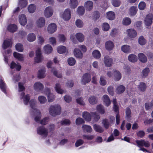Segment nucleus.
<instances>
[{"instance_id": "nucleus-5", "label": "nucleus", "mask_w": 153, "mask_h": 153, "mask_svg": "<svg viewBox=\"0 0 153 153\" xmlns=\"http://www.w3.org/2000/svg\"><path fill=\"white\" fill-rule=\"evenodd\" d=\"M53 13V9L51 6L47 7L44 11V14L45 17L47 18L51 16Z\"/></svg>"}, {"instance_id": "nucleus-41", "label": "nucleus", "mask_w": 153, "mask_h": 153, "mask_svg": "<svg viewBox=\"0 0 153 153\" xmlns=\"http://www.w3.org/2000/svg\"><path fill=\"white\" fill-rule=\"evenodd\" d=\"M128 59L130 62H136L137 60V56L134 54L129 55L128 56Z\"/></svg>"}, {"instance_id": "nucleus-56", "label": "nucleus", "mask_w": 153, "mask_h": 153, "mask_svg": "<svg viewBox=\"0 0 153 153\" xmlns=\"http://www.w3.org/2000/svg\"><path fill=\"white\" fill-rule=\"evenodd\" d=\"M36 9V7L34 4H30L28 7V10L30 13H33Z\"/></svg>"}, {"instance_id": "nucleus-32", "label": "nucleus", "mask_w": 153, "mask_h": 153, "mask_svg": "<svg viewBox=\"0 0 153 153\" xmlns=\"http://www.w3.org/2000/svg\"><path fill=\"white\" fill-rule=\"evenodd\" d=\"M0 88L3 92H4L6 94H7V92L6 90V86L3 80L2 79H0Z\"/></svg>"}, {"instance_id": "nucleus-33", "label": "nucleus", "mask_w": 153, "mask_h": 153, "mask_svg": "<svg viewBox=\"0 0 153 153\" xmlns=\"http://www.w3.org/2000/svg\"><path fill=\"white\" fill-rule=\"evenodd\" d=\"M122 51L126 53H129L130 52L131 49L130 46L128 45H124L121 47Z\"/></svg>"}, {"instance_id": "nucleus-14", "label": "nucleus", "mask_w": 153, "mask_h": 153, "mask_svg": "<svg viewBox=\"0 0 153 153\" xmlns=\"http://www.w3.org/2000/svg\"><path fill=\"white\" fill-rule=\"evenodd\" d=\"M33 87L34 89L36 91H40L43 90L44 86L42 83L38 82L35 83Z\"/></svg>"}, {"instance_id": "nucleus-38", "label": "nucleus", "mask_w": 153, "mask_h": 153, "mask_svg": "<svg viewBox=\"0 0 153 153\" xmlns=\"http://www.w3.org/2000/svg\"><path fill=\"white\" fill-rule=\"evenodd\" d=\"M13 56L16 59L20 61H22L23 60V56L21 54L14 52L13 53Z\"/></svg>"}, {"instance_id": "nucleus-35", "label": "nucleus", "mask_w": 153, "mask_h": 153, "mask_svg": "<svg viewBox=\"0 0 153 153\" xmlns=\"http://www.w3.org/2000/svg\"><path fill=\"white\" fill-rule=\"evenodd\" d=\"M107 18L111 20L114 19L115 18V15L114 13L112 11H109L107 13Z\"/></svg>"}, {"instance_id": "nucleus-42", "label": "nucleus", "mask_w": 153, "mask_h": 153, "mask_svg": "<svg viewBox=\"0 0 153 153\" xmlns=\"http://www.w3.org/2000/svg\"><path fill=\"white\" fill-rule=\"evenodd\" d=\"M78 4L77 0H70L69 5L71 8H74L77 6Z\"/></svg>"}, {"instance_id": "nucleus-64", "label": "nucleus", "mask_w": 153, "mask_h": 153, "mask_svg": "<svg viewBox=\"0 0 153 153\" xmlns=\"http://www.w3.org/2000/svg\"><path fill=\"white\" fill-rule=\"evenodd\" d=\"M38 100L40 103L42 104L45 103L47 101L46 97L42 96H40L38 97Z\"/></svg>"}, {"instance_id": "nucleus-50", "label": "nucleus", "mask_w": 153, "mask_h": 153, "mask_svg": "<svg viewBox=\"0 0 153 153\" xmlns=\"http://www.w3.org/2000/svg\"><path fill=\"white\" fill-rule=\"evenodd\" d=\"M150 71L149 69L148 68H146L142 71V76L143 78L146 77Z\"/></svg>"}, {"instance_id": "nucleus-3", "label": "nucleus", "mask_w": 153, "mask_h": 153, "mask_svg": "<svg viewBox=\"0 0 153 153\" xmlns=\"http://www.w3.org/2000/svg\"><path fill=\"white\" fill-rule=\"evenodd\" d=\"M61 107L58 104L51 105L49 109L50 114L54 117L60 114L61 113Z\"/></svg>"}, {"instance_id": "nucleus-4", "label": "nucleus", "mask_w": 153, "mask_h": 153, "mask_svg": "<svg viewBox=\"0 0 153 153\" xmlns=\"http://www.w3.org/2000/svg\"><path fill=\"white\" fill-rule=\"evenodd\" d=\"M37 134L44 137H46L48 133V129L43 126L39 127L37 129Z\"/></svg>"}, {"instance_id": "nucleus-54", "label": "nucleus", "mask_w": 153, "mask_h": 153, "mask_svg": "<svg viewBox=\"0 0 153 153\" xmlns=\"http://www.w3.org/2000/svg\"><path fill=\"white\" fill-rule=\"evenodd\" d=\"M91 114L94 117V121L95 122H97L100 119V116L96 112H91Z\"/></svg>"}, {"instance_id": "nucleus-59", "label": "nucleus", "mask_w": 153, "mask_h": 153, "mask_svg": "<svg viewBox=\"0 0 153 153\" xmlns=\"http://www.w3.org/2000/svg\"><path fill=\"white\" fill-rule=\"evenodd\" d=\"M146 6V3L144 1H141L139 4L138 8L140 10H143Z\"/></svg>"}, {"instance_id": "nucleus-27", "label": "nucleus", "mask_w": 153, "mask_h": 153, "mask_svg": "<svg viewBox=\"0 0 153 153\" xmlns=\"http://www.w3.org/2000/svg\"><path fill=\"white\" fill-rule=\"evenodd\" d=\"M17 26L14 24H11L9 25L7 29L8 30L12 33L15 32L17 30Z\"/></svg>"}, {"instance_id": "nucleus-10", "label": "nucleus", "mask_w": 153, "mask_h": 153, "mask_svg": "<svg viewBox=\"0 0 153 153\" xmlns=\"http://www.w3.org/2000/svg\"><path fill=\"white\" fill-rule=\"evenodd\" d=\"M137 146L139 147L144 146L146 147H148L150 146V143L148 141H145L144 140H136L135 141Z\"/></svg>"}, {"instance_id": "nucleus-16", "label": "nucleus", "mask_w": 153, "mask_h": 153, "mask_svg": "<svg viewBox=\"0 0 153 153\" xmlns=\"http://www.w3.org/2000/svg\"><path fill=\"white\" fill-rule=\"evenodd\" d=\"M45 20L43 17H40L36 22L37 26L39 27H42L45 25Z\"/></svg>"}, {"instance_id": "nucleus-63", "label": "nucleus", "mask_w": 153, "mask_h": 153, "mask_svg": "<svg viewBox=\"0 0 153 153\" xmlns=\"http://www.w3.org/2000/svg\"><path fill=\"white\" fill-rule=\"evenodd\" d=\"M76 25L79 28H81L83 26V22L81 20L78 19H77L75 22Z\"/></svg>"}, {"instance_id": "nucleus-15", "label": "nucleus", "mask_w": 153, "mask_h": 153, "mask_svg": "<svg viewBox=\"0 0 153 153\" xmlns=\"http://www.w3.org/2000/svg\"><path fill=\"white\" fill-rule=\"evenodd\" d=\"M46 94H47L48 101L49 102H53L55 96L53 94H51L50 92V89L49 88H46L45 89Z\"/></svg>"}, {"instance_id": "nucleus-6", "label": "nucleus", "mask_w": 153, "mask_h": 153, "mask_svg": "<svg viewBox=\"0 0 153 153\" xmlns=\"http://www.w3.org/2000/svg\"><path fill=\"white\" fill-rule=\"evenodd\" d=\"M153 20V15L151 14H149L146 15L144 20L145 25L148 26L152 25Z\"/></svg>"}, {"instance_id": "nucleus-55", "label": "nucleus", "mask_w": 153, "mask_h": 153, "mask_svg": "<svg viewBox=\"0 0 153 153\" xmlns=\"http://www.w3.org/2000/svg\"><path fill=\"white\" fill-rule=\"evenodd\" d=\"M68 62L70 65L73 66L75 64L76 61L74 58L73 57H71L68 59Z\"/></svg>"}, {"instance_id": "nucleus-53", "label": "nucleus", "mask_w": 153, "mask_h": 153, "mask_svg": "<svg viewBox=\"0 0 153 153\" xmlns=\"http://www.w3.org/2000/svg\"><path fill=\"white\" fill-rule=\"evenodd\" d=\"M15 48L17 51L22 52L23 50V45L20 43L17 44L15 46Z\"/></svg>"}, {"instance_id": "nucleus-30", "label": "nucleus", "mask_w": 153, "mask_h": 153, "mask_svg": "<svg viewBox=\"0 0 153 153\" xmlns=\"http://www.w3.org/2000/svg\"><path fill=\"white\" fill-rule=\"evenodd\" d=\"M103 101L105 104V105L107 106L111 104V101L108 96L106 95H105L103 96Z\"/></svg>"}, {"instance_id": "nucleus-48", "label": "nucleus", "mask_w": 153, "mask_h": 153, "mask_svg": "<svg viewBox=\"0 0 153 153\" xmlns=\"http://www.w3.org/2000/svg\"><path fill=\"white\" fill-rule=\"evenodd\" d=\"M27 4L26 0H20L18 3V5L21 8L25 7Z\"/></svg>"}, {"instance_id": "nucleus-1", "label": "nucleus", "mask_w": 153, "mask_h": 153, "mask_svg": "<svg viewBox=\"0 0 153 153\" xmlns=\"http://www.w3.org/2000/svg\"><path fill=\"white\" fill-rule=\"evenodd\" d=\"M30 106L31 108L30 113L32 115L35 116V121L38 123H40L43 125H45L49 121V118L45 117L40 120L41 115V112L36 107V101L34 100H31L30 101Z\"/></svg>"}, {"instance_id": "nucleus-25", "label": "nucleus", "mask_w": 153, "mask_h": 153, "mask_svg": "<svg viewBox=\"0 0 153 153\" xmlns=\"http://www.w3.org/2000/svg\"><path fill=\"white\" fill-rule=\"evenodd\" d=\"M45 68H43L41 69L39 71L38 73V77L39 78H42L45 76Z\"/></svg>"}, {"instance_id": "nucleus-58", "label": "nucleus", "mask_w": 153, "mask_h": 153, "mask_svg": "<svg viewBox=\"0 0 153 153\" xmlns=\"http://www.w3.org/2000/svg\"><path fill=\"white\" fill-rule=\"evenodd\" d=\"M111 2L113 5L116 7H119L121 4L120 0H112Z\"/></svg>"}, {"instance_id": "nucleus-7", "label": "nucleus", "mask_w": 153, "mask_h": 153, "mask_svg": "<svg viewBox=\"0 0 153 153\" xmlns=\"http://www.w3.org/2000/svg\"><path fill=\"white\" fill-rule=\"evenodd\" d=\"M43 59L40 49H38L36 51V56L34 59L35 61L37 63L40 62Z\"/></svg>"}, {"instance_id": "nucleus-26", "label": "nucleus", "mask_w": 153, "mask_h": 153, "mask_svg": "<svg viewBox=\"0 0 153 153\" xmlns=\"http://www.w3.org/2000/svg\"><path fill=\"white\" fill-rule=\"evenodd\" d=\"M82 117L87 121H90L91 119V115L88 112L85 111L83 113Z\"/></svg>"}, {"instance_id": "nucleus-40", "label": "nucleus", "mask_w": 153, "mask_h": 153, "mask_svg": "<svg viewBox=\"0 0 153 153\" xmlns=\"http://www.w3.org/2000/svg\"><path fill=\"white\" fill-rule=\"evenodd\" d=\"M44 49L45 53L47 54H49L51 53L53 50L52 47L49 45H45L44 47Z\"/></svg>"}, {"instance_id": "nucleus-34", "label": "nucleus", "mask_w": 153, "mask_h": 153, "mask_svg": "<svg viewBox=\"0 0 153 153\" xmlns=\"http://www.w3.org/2000/svg\"><path fill=\"white\" fill-rule=\"evenodd\" d=\"M76 36L77 40L79 42H82L84 39V36L81 33H76Z\"/></svg>"}, {"instance_id": "nucleus-62", "label": "nucleus", "mask_w": 153, "mask_h": 153, "mask_svg": "<svg viewBox=\"0 0 153 153\" xmlns=\"http://www.w3.org/2000/svg\"><path fill=\"white\" fill-rule=\"evenodd\" d=\"M100 85L104 86L106 84V81L105 79V77L103 76H101L100 79Z\"/></svg>"}, {"instance_id": "nucleus-43", "label": "nucleus", "mask_w": 153, "mask_h": 153, "mask_svg": "<svg viewBox=\"0 0 153 153\" xmlns=\"http://www.w3.org/2000/svg\"><path fill=\"white\" fill-rule=\"evenodd\" d=\"M57 52L58 53L62 54L65 53L66 50V48L63 46H59L57 48Z\"/></svg>"}, {"instance_id": "nucleus-8", "label": "nucleus", "mask_w": 153, "mask_h": 153, "mask_svg": "<svg viewBox=\"0 0 153 153\" xmlns=\"http://www.w3.org/2000/svg\"><path fill=\"white\" fill-rule=\"evenodd\" d=\"M104 62L105 65L108 67H110L113 64V60L108 56H105L104 58Z\"/></svg>"}, {"instance_id": "nucleus-17", "label": "nucleus", "mask_w": 153, "mask_h": 153, "mask_svg": "<svg viewBox=\"0 0 153 153\" xmlns=\"http://www.w3.org/2000/svg\"><path fill=\"white\" fill-rule=\"evenodd\" d=\"M12 46L11 41V39H7L4 40L2 45V48L4 50L8 47H11Z\"/></svg>"}, {"instance_id": "nucleus-28", "label": "nucleus", "mask_w": 153, "mask_h": 153, "mask_svg": "<svg viewBox=\"0 0 153 153\" xmlns=\"http://www.w3.org/2000/svg\"><path fill=\"white\" fill-rule=\"evenodd\" d=\"M36 38L35 34L32 33L29 34L27 36V39L29 42L34 41L36 40Z\"/></svg>"}, {"instance_id": "nucleus-9", "label": "nucleus", "mask_w": 153, "mask_h": 153, "mask_svg": "<svg viewBox=\"0 0 153 153\" xmlns=\"http://www.w3.org/2000/svg\"><path fill=\"white\" fill-rule=\"evenodd\" d=\"M57 29V27L56 24L54 23H52L48 25L47 30L49 33H53L56 31Z\"/></svg>"}, {"instance_id": "nucleus-29", "label": "nucleus", "mask_w": 153, "mask_h": 153, "mask_svg": "<svg viewBox=\"0 0 153 153\" xmlns=\"http://www.w3.org/2000/svg\"><path fill=\"white\" fill-rule=\"evenodd\" d=\"M10 68L11 69L16 68V70L19 71L20 70L21 67L19 64H17L15 62L12 61L10 65Z\"/></svg>"}, {"instance_id": "nucleus-24", "label": "nucleus", "mask_w": 153, "mask_h": 153, "mask_svg": "<svg viewBox=\"0 0 153 153\" xmlns=\"http://www.w3.org/2000/svg\"><path fill=\"white\" fill-rule=\"evenodd\" d=\"M93 128L94 130L97 132L101 133L103 132L104 129L102 127L100 126L94 124L93 126Z\"/></svg>"}, {"instance_id": "nucleus-21", "label": "nucleus", "mask_w": 153, "mask_h": 153, "mask_svg": "<svg viewBox=\"0 0 153 153\" xmlns=\"http://www.w3.org/2000/svg\"><path fill=\"white\" fill-rule=\"evenodd\" d=\"M114 46L113 43L111 41H108L106 42L105 47L106 49L108 51L112 50Z\"/></svg>"}, {"instance_id": "nucleus-57", "label": "nucleus", "mask_w": 153, "mask_h": 153, "mask_svg": "<svg viewBox=\"0 0 153 153\" xmlns=\"http://www.w3.org/2000/svg\"><path fill=\"white\" fill-rule=\"evenodd\" d=\"M51 71L53 73V75L59 78L62 77L61 74L60 73H58L55 68H52Z\"/></svg>"}, {"instance_id": "nucleus-39", "label": "nucleus", "mask_w": 153, "mask_h": 153, "mask_svg": "<svg viewBox=\"0 0 153 153\" xmlns=\"http://www.w3.org/2000/svg\"><path fill=\"white\" fill-rule=\"evenodd\" d=\"M125 89V87L123 85L118 86L116 88V92L118 94H120L123 93Z\"/></svg>"}, {"instance_id": "nucleus-23", "label": "nucleus", "mask_w": 153, "mask_h": 153, "mask_svg": "<svg viewBox=\"0 0 153 153\" xmlns=\"http://www.w3.org/2000/svg\"><path fill=\"white\" fill-rule=\"evenodd\" d=\"M93 6V2L90 1H88L85 3V7L86 10L90 11L91 10Z\"/></svg>"}, {"instance_id": "nucleus-37", "label": "nucleus", "mask_w": 153, "mask_h": 153, "mask_svg": "<svg viewBox=\"0 0 153 153\" xmlns=\"http://www.w3.org/2000/svg\"><path fill=\"white\" fill-rule=\"evenodd\" d=\"M55 89L56 92L58 93L62 94L64 93L65 91L61 88L60 85L58 83L56 84Z\"/></svg>"}, {"instance_id": "nucleus-61", "label": "nucleus", "mask_w": 153, "mask_h": 153, "mask_svg": "<svg viewBox=\"0 0 153 153\" xmlns=\"http://www.w3.org/2000/svg\"><path fill=\"white\" fill-rule=\"evenodd\" d=\"M77 12L79 15H82L85 12V9L83 7L80 6L78 7Z\"/></svg>"}, {"instance_id": "nucleus-31", "label": "nucleus", "mask_w": 153, "mask_h": 153, "mask_svg": "<svg viewBox=\"0 0 153 153\" xmlns=\"http://www.w3.org/2000/svg\"><path fill=\"white\" fill-rule=\"evenodd\" d=\"M137 8L134 6L131 7L129 10V14L131 16H134L137 13Z\"/></svg>"}, {"instance_id": "nucleus-51", "label": "nucleus", "mask_w": 153, "mask_h": 153, "mask_svg": "<svg viewBox=\"0 0 153 153\" xmlns=\"http://www.w3.org/2000/svg\"><path fill=\"white\" fill-rule=\"evenodd\" d=\"M146 88V84L143 82H140L139 86V89L141 91H144Z\"/></svg>"}, {"instance_id": "nucleus-13", "label": "nucleus", "mask_w": 153, "mask_h": 153, "mask_svg": "<svg viewBox=\"0 0 153 153\" xmlns=\"http://www.w3.org/2000/svg\"><path fill=\"white\" fill-rule=\"evenodd\" d=\"M128 36L130 38H133L137 36V33L136 31L133 29H129L126 31Z\"/></svg>"}, {"instance_id": "nucleus-47", "label": "nucleus", "mask_w": 153, "mask_h": 153, "mask_svg": "<svg viewBox=\"0 0 153 153\" xmlns=\"http://www.w3.org/2000/svg\"><path fill=\"white\" fill-rule=\"evenodd\" d=\"M92 54L93 57L97 59L99 58L101 56L100 52L97 50L93 51Z\"/></svg>"}, {"instance_id": "nucleus-20", "label": "nucleus", "mask_w": 153, "mask_h": 153, "mask_svg": "<svg viewBox=\"0 0 153 153\" xmlns=\"http://www.w3.org/2000/svg\"><path fill=\"white\" fill-rule=\"evenodd\" d=\"M19 22L20 24L24 26L27 23V19L25 15L22 14L19 17Z\"/></svg>"}, {"instance_id": "nucleus-18", "label": "nucleus", "mask_w": 153, "mask_h": 153, "mask_svg": "<svg viewBox=\"0 0 153 153\" xmlns=\"http://www.w3.org/2000/svg\"><path fill=\"white\" fill-rule=\"evenodd\" d=\"M114 79L116 81H119L121 79L122 77L120 72L116 70L114 71Z\"/></svg>"}, {"instance_id": "nucleus-19", "label": "nucleus", "mask_w": 153, "mask_h": 153, "mask_svg": "<svg viewBox=\"0 0 153 153\" xmlns=\"http://www.w3.org/2000/svg\"><path fill=\"white\" fill-rule=\"evenodd\" d=\"M74 56L77 58L81 59L83 57V54L80 50L77 48H75L74 51Z\"/></svg>"}, {"instance_id": "nucleus-46", "label": "nucleus", "mask_w": 153, "mask_h": 153, "mask_svg": "<svg viewBox=\"0 0 153 153\" xmlns=\"http://www.w3.org/2000/svg\"><path fill=\"white\" fill-rule=\"evenodd\" d=\"M97 111L102 114H103L105 112L103 106L101 105H97Z\"/></svg>"}, {"instance_id": "nucleus-52", "label": "nucleus", "mask_w": 153, "mask_h": 153, "mask_svg": "<svg viewBox=\"0 0 153 153\" xmlns=\"http://www.w3.org/2000/svg\"><path fill=\"white\" fill-rule=\"evenodd\" d=\"M102 123L105 128L108 129L109 128L110 123L107 119H104L102 121Z\"/></svg>"}, {"instance_id": "nucleus-44", "label": "nucleus", "mask_w": 153, "mask_h": 153, "mask_svg": "<svg viewBox=\"0 0 153 153\" xmlns=\"http://www.w3.org/2000/svg\"><path fill=\"white\" fill-rule=\"evenodd\" d=\"M88 101L91 104H95L97 102V99L95 96H91L88 99Z\"/></svg>"}, {"instance_id": "nucleus-45", "label": "nucleus", "mask_w": 153, "mask_h": 153, "mask_svg": "<svg viewBox=\"0 0 153 153\" xmlns=\"http://www.w3.org/2000/svg\"><path fill=\"white\" fill-rule=\"evenodd\" d=\"M131 19L128 17L124 18L122 21L123 24L124 25H128L131 23Z\"/></svg>"}, {"instance_id": "nucleus-36", "label": "nucleus", "mask_w": 153, "mask_h": 153, "mask_svg": "<svg viewBox=\"0 0 153 153\" xmlns=\"http://www.w3.org/2000/svg\"><path fill=\"white\" fill-rule=\"evenodd\" d=\"M82 127L84 132L90 133L92 131L91 127L89 126L84 125H82Z\"/></svg>"}, {"instance_id": "nucleus-22", "label": "nucleus", "mask_w": 153, "mask_h": 153, "mask_svg": "<svg viewBox=\"0 0 153 153\" xmlns=\"http://www.w3.org/2000/svg\"><path fill=\"white\" fill-rule=\"evenodd\" d=\"M139 59L143 63H145L147 62V59L146 56L143 53H139L138 55Z\"/></svg>"}, {"instance_id": "nucleus-2", "label": "nucleus", "mask_w": 153, "mask_h": 153, "mask_svg": "<svg viewBox=\"0 0 153 153\" xmlns=\"http://www.w3.org/2000/svg\"><path fill=\"white\" fill-rule=\"evenodd\" d=\"M19 92H21L20 94V99H23L25 105H27L30 100L29 95L28 94L25 95V93L23 92H22L25 90V88L23 84L21 82L19 83Z\"/></svg>"}, {"instance_id": "nucleus-11", "label": "nucleus", "mask_w": 153, "mask_h": 153, "mask_svg": "<svg viewBox=\"0 0 153 153\" xmlns=\"http://www.w3.org/2000/svg\"><path fill=\"white\" fill-rule=\"evenodd\" d=\"M61 16L65 20H68L70 19L71 17L70 10L69 9H66Z\"/></svg>"}, {"instance_id": "nucleus-49", "label": "nucleus", "mask_w": 153, "mask_h": 153, "mask_svg": "<svg viewBox=\"0 0 153 153\" xmlns=\"http://www.w3.org/2000/svg\"><path fill=\"white\" fill-rule=\"evenodd\" d=\"M138 42L141 45H145L146 42V40L143 36H141L139 37Z\"/></svg>"}, {"instance_id": "nucleus-60", "label": "nucleus", "mask_w": 153, "mask_h": 153, "mask_svg": "<svg viewBox=\"0 0 153 153\" xmlns=\"http://www.w3.org/2000/svg\"><path fill=\"white\" fill-rule=\"evenodd\" d=\"M102 29L104 31H108L110 28L109 25L108 23H104L102 25Z\"/></svg>"}, {"instance_id": "nucleus-12", "label": "nucleus", "mask_w": 153, "mask_h": 153, "mask_svg": "<svg viewBox=\"0 0 153 153\" xmlns=\"http://www.w3.org/2000/svg\"><path fill=\"white\" fill-rule=\"evenodd\" d=\"M91 80L90 74L87 73L84 74L82 78L81 81L82 83L85 85L86 83L89 82Z\"/></svg>"}]
</instances>
